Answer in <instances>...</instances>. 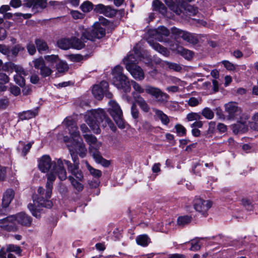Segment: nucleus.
<instances>
[{
  "instance_id": "1",
  "label": "nucleus",
  "mask_w": 258,
  "mask_h": 258,
  "mask_svg": "<svg viewBox=\"0 0 258 258\" xmlns=\"http://www.w3.org/2000/svg\"><path fill=\"white\" fill-rule=\"evenodd\" d=\"M56 175H57L60 180H64L67 177L66 170L63 167L62 161L60 159L57 160L52 171L47 174L46 189L41 186L39 187L37 190L38 198L37 200H33V204H29L28 205V208L33 216L36 218L40 217V207L50 208L52 206V203L49 199L51 196L53 182L56 179Z\"/></svg>"
},
{
  "instance_id": "2",
  "label": "nucleus",
  "mask_w": 258,
  "mask_h": 258,
  "mask_svg": "<svg viewBox=\"0 0 258 258\" xmlns=\"http://www.w3.org/2000/svg\"><path fill=\"white\" fill-rule=\"evenodd\" d=\"M85 118L88 125L95 134L100 133L99 125L104 127L108 126L113 131L116 130L113 123L102 109L92 110L87 112Z\"/></svg>"
},
{
  "instance_id": "3",
  "label": "nucleus",
  "mask_w": 258,
  "mask_h": 258,
  "mask_svg": "<svg viewBox=\"0 0 258 258\" xmlns=\"http://www.w3.org/2000/svg\"><path fill=\"white\" fill-rule=\"evenodd\" d=\"M65 123L68 128L71 139L74 141L72 147L74 148V151L79 154L81 157L84 158L86 155L87 149L84 144L80 141L81 139L80 133L76 123L72 120H67L65 121Z\"/></svg>"
},
{
  "instance_id": "4",
  "label": "nucleus",
  "mask_w": 258,
  "mask_h": 258,
  "mask_svg": "<svg viewBox=\"0 0 258 258\" xmlns=\"http://www.w3.org/2000/svg\"><path fill=\"white\" fill-rule=\"evenodd\" d=\"M134 89L139 94L146 92V93L154 97L158 101L163 102L169 98V96L163 92L159 88L151 86L146 85L144 89L139 84L135 81H131Z\"/></svg>"
},
{
  "instance_id": "5",
  "label": "nucleus",
  "mask_w": 258,
  "mask_h": 258,
  "mask_svg": "<svg viewBox=\"0 0 258 258\" xmlns=\"http://www.w3.org/2000/svg\"><path fill=\"white\" fill-rule=\"evenodd\" d=\"M101 23H94L91 28L83 29L81 34L82 40L95 41L96 39H100L104 37L106 34L105 29L102 26Z\"/></svg>"
},
{
  "instance_id": "6",
  "label": "nucleus",
  "mask_w": 258,
  "mask_h": 258,
  "mask_svg": "<svg viewBox=\"0 0 258 258\" xmlns=\"http://www.w3.org/2000/svg\"><path fill=\"white\" fill-rule=\"evenodd\" d=\"M68 146L69 147L72 159L74 162V164H72L70 161L66 160L62 161V163L63 164L64 162L66 164L69 172L73 174L79 180L82 181L84 178V176L81 170L79 169V161L78 158L75 154V152L74 150L71 149L69 145ZM63 166L64 167L63 165Z\"/></svg>"
},
{
  "instance_id": "7",
  "label": "nucleus",
  "mask_w": 258,
  "mask_h": 258,
  "mask_svg": "<svg viewBox=\"0 0 258 258\" xmlns=\"http://www.w3.org/2000/svg\"><path fill=\"white\" fill-rule=\"evenodd\" d=\"M109 104L110 105L109 112L118 127L121 129L125 128L127 123L123 118V113L120 106L114 100H110Z\"/></svg>"
},
{
  "instance_id": "8",
  "label": "nucleus",
  "mask_w": 258,
  "mask_h": 258,
  "mask_svg": "<svg viewBox=\"0 0 258 258\" xmlns=\"http://www.w3.org/2000/svg\"><path fill=\"white\" fill-rule=\"evenodd\" d=\"M59 159L62 161L61 159L59 158ZM57 160L58 159H56L55 161L52 162L49 156L47 155H43L38 160V168L43 173L47 172L51 169L49 172L51 173Z\"/></svg>"
},
{
  "instance_id": "9",
  "label": "nucleus",
  "mask_w": 258,
  "mask_h": 258,
  "mask_svg": "<svg viewBox=\"0 0 258 258\" xmlns=\"http://www.w3.org/2000/svg\"><path fill=\"white\" fill-rule=\"evenodd\" d=\"M0 228L8 231H16L18 228L16 225V216L11 215L1 219Z\"/></svg>"
},
{
  "instance_id": "10",
  "label": "nucleus",
  "mask_w": 258,
  "mask_h": 258,
  "mask_svg": "<svg viewBox=\"0 0 258 258\" xmlns=\"http://www.w3.org/2000/svg\"><path fill=\"white\" fill-rule=\"evenodd\" d=\"M170 34L169 31L164 26H160L157 29L150 30L149 34L160 42H168V39L166 37Z\"/></svg>"
},
{
  "instance_id": "11",
  "label": "nucleus",
  "mask_w": 258,
  "mask_h": 258,
  "mask_svg": "<svg viewBox=\"0 0 258 258\" xmlns=\"http://www.w3.org/2000/svg\"><path fill=\"white\" fill-rule=\"evenodd\" d=\"M141 52L137 46H135L133 51L123 59V63L127 70V66L128 64L131 68L137 65L139 59H141Z\"/></svg>"
},
{
  "instance_id": "12",
  "label": "nucleus",
  "mask_w": 258,
  "mask_h": 258,
  "mask_svg": "<svg viewBox=\"0 0 258 258\" xmlns=\"http://www.w3.org/2000/svg\"><path fill=\"white\" fill-rule=\"evenodd\" d=\"M171 32L177 37H181L184 40L189 43L197 44L198 42V39L196 36L181 29L176 28H172L171 29Z\"/></svg>"
},
{
  "instance_id": "13",
  "label": "nucleus",
  "mask_w": 258,
  "mask_h": 258,
  "mask_svg": "<svg viewBox=\"0 0 258 258\" xmlns=\"http://www.w3.org/2000/svg\"><path fill=\"white\" fill-rule=\"evenodd\" d=\"M113 84L117 89L122 90L125 93L131 91L130 82L125 75H121L119 78L113 79Z\"/></svg>"
},
{
  "instance_id": "14",
  "label": "nucleus",
  "mask_w": 258,
  "mask_h": 258,
  "mask_svg": "<svg viewBox=\"0 0 258 258\" xmlns=\"http://www.w3.org/2000/svg\"><path fill=\"white\" fill-rule=\"evenodd\" d=\"M225 112L228 119H233L241 113V109L235 102H230L224 105Z\"/></svg>"
},
{
  "instance_id": "15",
  "label": "nucleus",
  "mask_w": 258,
  "mask_h": 258,
  "mask_svg": "<svg viewBox=\"0 0 258 258\" xmlns=\"http://www.w3.org/2000/svg\"><path fill=\"white\" fill-rule=\"evenodd\" d=\"M47 3L46 0H24L23 6L32 8V10L35 12L42 11L47 6Z\"/></svg>"
},
{
  "instance_id": "16",
  "label": "nucleus",
  "mask_w": 258,
  "mask_h": 258,
  "mask_svg": "<svg viewBox=\"0 0 258 258\" xmlns=\"http://www.w3.org/2000/svg\"><path fill=\"white\" fill-rule=\"evenodd\" d=\"M212 205L209 200H204L200 198H196L194 201V209L198 212L203 214L209 210Z\"/></svg>"
},
{
  "instance_id": "17",
  "label": "nucleus",
  "mask_w": 258,
  "mask_h": 258,
  "mask_svg": "<svg viewBox=\"0 0 258 258\" xmlns=\"http://www.w3.org/2000/svg\"><path fill=\"white\" fill-rule=\"evenodd\" d=\"M33 63L34 67L40 70V74L42 77H48L52 73V71L46 66L45 61L42 57L35 59Z\"/></svg>"
},
{
  "instance_id": "18",
  "label": "nucleus",
  "mask_w": 258,
  "mask_h": 258,
  "mask_svg": "<svg viewBox=\"0 0 258 258\" xmlns=\"http://www.w3.org/2000/svg\"><path fill=\"white\" fill-rule=\"evenodd\" d=\"M94 10L96 13L103 14L105 16L109 18L115 16L117 14V10L115 9H113L109 6H105L101 4L96 5Z\"/></svg>"
},
{
  "instance_id": "19",
  "label": "nucleus",
  "mask_w": 258,
  "mask_h": 258,
  "mask_svg": "<svg viewBox=\"0 0 258 258\" xmlns=\"http://www.w3.org/2000/svg\"><path fill=\"white\" fill-rule=\"evenodd\" d=\"M84 137L87 143L89 145V151L93 155V152L96 151H98L101 146V143L98 142L97 138L92 135L86 134L84 135Z\"/></svg>"
},
{
  "instance_id": "20",
  "label": "nucleus",
  "mask_w": 258,
  "mask_h": 258,
  "mask_svg": "<svg viewBox=\"0 0 258 258\" xmlns=\"http://www.w3.org/2000/svg\"><path fill=\"white\" fill-rule=\"evenodd\" d=\"M127 70L130 73L132 77L136 80L142 81L145 78V74L143 69L139 66L136 65L133 67L127 66Z\"/></svg>"
},
{
  "instance_id": "21",
  "label": "nucleus",
  "mask_w": 258,
  "mask_h": 258,
  "mask_svg": "<svg viewBox=\"0 0 258 258\" xmlns=\"http://www.w3.org/2000/svg\"><path fill=\"white\" fill-rule=\"evenodd\" d=\"M135 102L139 105L141 109L145 112H148L150 110V106L146 101L140 95L136 94L135 92H133Z\"/></svg>"
},
{
  "instance_id": "22",
  "label": "nucleus",
  "mask_w": 258,
  "mask_h": 258,
  "mask_svg": "<svg viewBox=\"0 0 258 258\" xmlns=\"http://www.w3.org/2000/svg\"><path fill=\"white\" fill-rule=\"evenodd\" d=\"M16 222L21 225L29 227L32 223V218L30 216L24 213H20L16 216Z\"/></svg>"
},
{
  "instance_id": "23",
  "label": "nucleus",
  "mask_w": 258,
  "mask_h": 258,
  "mask_svg": "<svg viewBox=\"0 0 258 258\" xmlns=\"http://www.w3.org/2000/svg\"><path fill=\"white\" fill-rule=\"evenodd\" d=\"M35 43L38 51L40 53L49 52V48L45 41L42 39H35Z\"/></svg>"
},
{
  "instance_id": "24",
  "label": "nucleus",
  "mask_w": 258,
  "mask_h": 258,
  "mask_svg": "<svg viewBox=\"0 0 258 258\" xmlns=\"http://www.w3.org/2000/svg\"><path fill=\"white\" fill-rule=\"evenodd\" d=\"M14 197V191L12 189H7L4 193L2 205L4 207L7 208L9 206L12 200Z\"/></svg>"
},
{
  "instance_id": "25",
  "label": "nucleus",
  "mask_w": 258,
  "mask_h": 258,
  "mask_svg": "<svg viewBox=\"0 0 258 258\" xmlns=\"http://www.w3.org/2000/svg\"><path fill=\"white\" fill-rule=\"evenodd\" d=\"M18 71H16L18 74L14 76V81L16 84L19 85L20 86H23L25 85V81L24 78L21 76V75H25V71L24 69L21 67H18Z\"/></svg>"
},
{
  "instance_id": "26",
  "label": "nucleus",
  "mask_w": 258,
  "mask_h": 258,
  "mask_svg": "<svg viewBox=\"0 0 258 258\" xmlns=\"http://www.w3.org/2000/svg\"><path fill=\"white\" fill-rule=\"evenodd\" d=\"M232 130L235 134L242 133L247 131V126L245 122L238 121L232 125Z\"/></svg>"
},
{
  "instance_id": "27",
  "label": "nucleus",
  "mask_w": 258,
  "mask_h": 258,
  "mask_svg": "<svg viewBox=\"0 0 258 258\" xmlns=\"http://www.w3.org/2000/svg\"><path fill=\"white\" fill-rule=\"evenodd\" d=\"M153 10L158 11L163 15L166 13V8L164 5L159 0H154L152 3Z\"/></svg>"
},
{
  "instance_id": "28",
  "label": "nucleus",
  "mask_w": 258,
  "mask_h": 258,
  "mask_svg": "<svg viewBox=\"0 0 258 258\" xmlns=\"http://www.w3.org/2000/svg\"><path fill=\"white\" fill-rule=\"evenodd\" d=\"M147 42L154 49L159 52V53H162L164 55H165L167 53L166 48L164 47L160 44L154 42L153 41L149 39H148Z\"/></svg>"
},
{
  "instance_id": "29",
  "label": "nucleus",
  "mask_w": 258,
  "mask_h": 258,
  "mask_svg": "<svg viewBox=\"0 0 258 258\" xmlns=\"http://www.w3.org/2000/svg\"><path fill=\"white\" fill-rule=\"evenodd\" d=\"M156 115L161 120V122L164 125H167L169 122L170 119L168 116L163 113V112L160 110L157 109H154L153 110Z\"/></svg>"
},
{
  "instance_id": "30",
  "label": "nucleus",
  "mask_w": 258,
  "mask_h": 258,
  "mask_svg": "<svg viewBox=\"0 0 258 258\" xmlns=\"http://www.w3.org/2000/svg\"><path fill=\"white\" fill-rule=\"evenodd\" d=\"M92 156L96 162L102 164L103 166L107 167L110 164L109 162L104 159L98 151H96L95 152H93Z\"/></svg>"
},
{
  "instance_id": "31",
  "label": "nucleus",
  "mask_w": 258,
  "mask_h": 258,
  "mask_svg": "<svg viewBox=\"0 0 258 258\" xmlns=\"http://www.w3.org/2000/svg\"><path fill=\"white\" fill-rule=\"evenodd\" d=\"M13 70L18 71V68L16 64L12 62H7L4 64L3 61L0 59V71H10Z\"/></svg>"
},
{
  "instance_id": "32",
  "label": "nucleus",
  "mask_w": 258,
  "mask_h": 258,
  "mask_svg": "<svg viewBox=\"0 0 258 258\" xmlns=\"http://www.w3.org/2000/svg\"><path fill=\"white\" fill-rule=\"evenodd\" d=\"M37 113V109H35L33 110H27L22 112L20 115V118L22 120L30 119L36 116Z\"/></svg>"
},
{
  "instance_id": "33",
  "label": "nucleus",
  "mask_w": 258,
  "mask_h": 258,
  "mask_svg": "<svg viewBox=\"0 0 258 258\" xmlns=\"http://www.w3.org/2000/svg\"><path fill=\"white\" fill-rule=\"evenodd\" d=\"M57 43L60 48L67 50L71 47V39L61 38L57 41Z\"/></svg>"
},
{
  "instance_id": "34",
  "label": "nucleus",
  "mask_w": 258,
  "mask_h": 258,
  "mask_svg": "<svg viewBox=\"0 0 258 258\" xmlns=\"http://www.w3.org/2000/svg\"><path fill=\"white\" fill-rule=\"evenodd\" d=\"M85 39L83 40V42L81 39L78 38H72L71 39V47H73L77 49H81L82 48L85 47Z\"/></svg>"
},
{
  "instance_id": "35",
  "label": "nucleus",
  "mask_w": 258,
  "mask_h": 258,
  "mask_svg": "<svg viewBox=\"0 0 258 258\" xmlns=\"http://www.w3.org/2000/svg\"><path fill=\"white\" fill-rule=\"evenodd\" d=\"M92 94L95 98L98 100L102 99L103 95V91L98 85H95L92 88Z\"/></svg>"
},
{
  "instance_id": "36",
  "label": "nucleus",
  "mask_w": 258,
  "mask_h": 258,
  "mask_svg": "<svg viewBox=\"0 0 258 258\" xmlns=\"http://www.w3.org/2000/svg\"><path fill=\"white\" fill-rule=\"evenodd\" d=\"M181 6L184 8V9L186 11V12L189 15L194 16L196 15L198 13L197 8L190 5L183 3L181 4Z\"/></svg>"
},
{
  "instance_id": "37",
  "label": "nucleus",
  "mask_w": 258,
  "mask_h": 258,
  "mask_svg": "<svg viewBox=\"0 0 258 258\" xmlns=\"http://www.w3.org/2000/svg\"><path fill=\"white\" fill-rule=\"evenodd\" d=\"M5 248L7 252H14L20 255L22 251L20 246L13 244L6 245Z\"/></svg>"
},
{
  "instance_id": "38",
  "label": "nucleus",
  "mask_w": 258,
  "mask_h": 258,
  "mask_svg": "<svg viewBox=\"0 0 258 258\" xmlns=\"http://www.w3.org/2000/svg\"><path fill=\"white\" fill-rule=\"evenodd\" d=\"M85 164L87 169L92 176L96 178H99L102 175V172L100 170L93 168L87 161H85Z\"/></svg>"
},
{
  "instance_id": "39",
  "label": "nucleus",
  "mask_w": 258,
  "mask_h": 258,
  "mask_svg": "<svg viewBox=\"0 0 258 258\" xmlns=\"http://www.w3.org/2000/svg\"><path fill=\"white\" fill-rule=\"evenodd\" d=\"M173 223L172 222H169L168 223L165 224V227L162 225V223H158L156 226H154L153 229L155 231H160L161 232L167 233L168 231L169 226Z\"/></svg>"
},
{
  "instance_id": "40",
  "label": "nucleus",
  "mask_w": 258,
  "mask_h": 258,
  "mask_svg": "<svg viewBox=\"0 0 258 258\" xmlns=\"http://www.w3.org/2000/svg\"><path fill=\"white\" fill-rule=\"evenodd\" d=\"M191 220V217L189 216H183L179 217L177 219V224L181 227L189 224Z\"/></svg>"
},
{
  "instance_id": "41",
  "label": "nucleus",
  "mask_w": 258,
  "mask_h": 258,
  "mask_svg": "<svg viewBox=\"0 0 258 258\" xmlns=\"http://www.w3.org/2000/svg\"><path fill=\"white\" fill-rule=\"evenodd\" d=\"M166 4L169 7L170 9L176 13L177 15H180L181 13V10L179 8L176 6L172 0H164Z\"/></svg>"
},
{
  "instance_id": "42",
  "label": "nucleus",
  "mask_w": 258,
  "mask_h": 258,
  "mask_svg": "<svg viewBox=\"0 0 258 258\" xmlns=\"http://www.w3.org/2000/svg\"><path fill=\"white\" fill-rule=\"evenodd\" d=\"M68 179L74 187L78 191H81L83 189L84 186L83 184L77 181L73 176H69Z\"/></svg>"
},
{
  "instance_id": "43",
  "label": "nucleus",
  "mask_w": 258,
  "mask_h": 258,
  "mask_svg": "<svg viewBox=\"0 0 258 258\" xmlns=\"http://www.w3.org/2000/svg\"><path fill=\"white\" fill-rule=\"evenodd\" d=\"M56 69L59 73H64L68 71L69 67L66 62L58 61L56 64Z\"/></svg>"
},
{
  "instance_id": "44",
  "label": "nucleus",
  "mask_w": 258,
  "mask_h": 258,
  "mask_svg": "<svg viewBox=\"0 0 258 258\" xmlns=\"http://www.w3.org/2000/svg\"><path fill=\"white\" fill-rule=\"evenodd\" d=\"M149 238L146 235H142L138 236L136 241L138 244L142 246H146L149 243Z\"/></svg>"
},
{
  "instance_id": "45",
  "label": "nucleus",
  "mask_w": 258,
  "mask_h": 258,
  "mask_svg": "<svg viewBox=\"0 0 258 258\" xmlns=\"http://www.w3.org/2000/svg\"><path fill=\"white\" fill-rule=\"evenodd\" d=\"M201 102V98H196L194 97H190L188 100L186 101V102L187 103V104L191 107H195L198 106Z\"/></svg>"
},
{
  "instance_id": "46",
  "label": "nucleus",
  "mask_w": 258,
  "mask_h": 258,
  "mask_svg": "<svg viewBox=\"0 0 258 258\" xmlns=\"http://www.w3.org/2000/svg\"><path fill=\"white\" fill-rule=\"evenodd\" d=\"M252 121L250 123V127L254 130H258V110L252 116Z\"/></svg>"
},
{
  "instance_id": "47",
  "label": "nucleus",
  "mask_w": 258,
  "mask_h": 258,
  "mask_svg": "<svg viewBox=\"0 0 258 258\" xmlns=\"http://www.w3.org/2000/svg\"><path fill=\"white\" fill-rule=\"evenodd\" d=\"M80 8L83 12L88 13L93 9V4L89 1H86L81 5Z\"/></svg>"
},
{
  "instance_id": "48",
  "label": "nucleus",
  "mask_w": 258,
  "mask_h": 258,
  "mask_svg": "<svg viewBox=\"0 0 258 258\" xmlns=\"http://www.w3.org/2000/svg\"><path fill=\"white\" fill-rule=\"evenodd\" d=\"M202 115L207 119H211L214 117V113L209 108L206 107L203 109L202 112Z\"/></svg>"
},
{
  "instance_id": "49",
  "label": "nucleus",
  "mask_w": 258,
  "mask_h": 258,
  "mask_svg": "<svg viewBox=\"0 0 258 258\" xmlns=\"http://www.w3.org/2000/svg\"><path fill=\"white\" fill-rule=\"evenodd\" d=\"M186 119L189 121L200 120L202 119V116L198 113L191 112L187 115Z\"/></svg>"
},
{
  "instance_id": "50",
  "label": "nucleus",
  "mask_w": 258,
  "mask_h": 258,
  "mask_svg": "<svg viewBox=\"0 0 258 258\" xmlns=\"http://www.w3.org/2000/svg\"><path fill=\"white\" fill-rule=\"evenodd\" d=\"M24 50V47L21 44H17L12 47L11 49V53L13 55L16 56L20 52L23 51Z\"/></svg>"
},
{
  "instance_id": "51",
  "label": "nucleus",
  "mask_w": 258,
  "mask_h": 258,
  "mask_svg": "<svg viewBox=\"0 0 258 258\" xmlns=\"http://www.w3.org/2000/svg\"><path fill=\"white\" fill-rule=\"evenodd\" d=\"M123 68L119 66H116L113 70V75L114 77L113 79L119 78L121 75H124L122 74Z\"/></svg>"
},
{
  "instance_id": "52",
  "label": "nucleus",
  "mask_w": 258,
  "mask_h": 258,
  "mask_svg": "<svg viewBox=\"0 0 258 258\" xmlns=\"http://www.w3.org/2000/svg\"><path fill=\"white\" fill-rule=\"evenodd\" d=\"M175 128L176 129V133L179 136H182L185 135L186 129L183 125L179 124H176Z\"/></svg>"
},
{
  "instance_id": "53",
  "label": "nucleus",
  "mask_w": 258,
  "mask_h": 258,
  "mask_svg": "<svg viewBox=\"0 0 258 258\" xmlns=\"http://www.w3.org/2000/svg\"><path fill=\"white\" fill-rule=\"evenodd\" d=\"M180 53L186 59H190L193 56L192 52L186 49H182Z\"/></svg>"
},
{
  "instance_id": "54",
  "label": "nucleus",
  "mask_w": 258,
  "mask_h": 258,
  "mask_svg": "<svg viewBox=\"0 0 258 258\" xmlns=\"http://www.w3.org/2000/svg\"><path fill=\"white\" fill-rule=\"evenodd\" d=\"M168 68L176 72H179L181 70V67L178 64L167 61L165 62Z\"/></svg>"
},
{
  "instance_id": "55",
  "label": "nucleus",
  "mask_w": 258,
  "mask_h": 258,
  "mask_svg": "<svg viewBox=\"0 0 258 258\" xmlns=\"http://www.w3.org/2000/svg\"><path fill=\"white\" fill-rule=\"evenodd\" d=\"M44 58L47 61L50 63H57L58 61V57L56 55H46L45 56Z\"/></svg>"
},
{
  "instance_id": "56",
  "label": "nucleus",
  "mask_w": 258,
  "mask_h": 258,
  "mask_svg": "<svg viewBox=\"0 0 258 258\" xmlns=\"http://www.w3.org/2000/svg\"><path fill=\"white\" fill-rule=\"evenodd\" d=\"M131 114L133 117L137 119L139 116V111L135 103H133L131 107Z\"/></svg>"
},
{
  "instance_id": "57",
  "label": "nucleus",
  "mask_w": 258,
  "mask_h": 258,
  "mask_svg": "<svg viewBox=\"0 0 258 258\" xmlns=\"http://www.w3.org/2000/svg\"><path fill=\"white\" fill-rule=\"evenodd\" d=\"M72 17L75 19H83L84 15L78 11H72L70 13Z\"/></svg>"
},
{
  "instance_id": "58",
  "label": "nucleus",
  "mask_w": 258,
  "mask_h": 258,
  "mask_svg": "<svg viewBox=\"0 0 258 258\" xmlns=\"http://www.w3.org/2000/svg\"><path fill=\"white\" fill-rule=\"evenodd\" d=\"M141 59L144 62H145L146 64H147L148 65H152V59L150 55H148L147 54H146L145 55L141 56Z\"/></svg>"
},
{
  "instance_id": "59",
  "label": "nucleus",
  "mask_w": 258,
  "mask_h": 258,
  "mask_svg": "<svg viewBox=\"0 0 258 258\" xmlns=\"http://www.w3.org/2000/svg\"><path fill=\"white\" fill-rule=\"evenodd\" d=\"M192 24H195L197 25L198 27L200 26H204L206 27L207 25V23L206 21L203 20H199V19H192Z\"/></svg>"
},
{
  "instance_id": "60",
  "label": "nucleus",
  "mask_w": 258,
  "mask_h": 258,
  "mask_svg": "<svg viewBox=\"0 0 258 258\" xmlns=\"http://www.w3.org/2000/svg\"><path fill=\"white\" fill-rule=\"evenodd\" d=\"M9 77L4 73H0V84L3 85L9 82Z\"/></svg>"
},
{
  "instance_id": "61",
  "label": "nucleus",
  "mask_w": 258,
  "mask_h": 258,
  "mask_svg": "<svg viewBox=\"0 0 258 258\" xmlns=\"http://www.w3.org/2000/svg\"><path fill=\"white\" fill-rule=\"evenodd\" d=\"M27 49L28 53L30 55H33L36 52V47L33 43H30L28 44L27 45Z\"/></svg>"
},
{
  "instance_id": "62",
  "label": "nucleus",
  "mask_w": 258,
  "mask_h": 258,
  "mask_svg": "<svg viewBox=\"0 0 258 258\" xmlns=\"http://www.w3.org/2000/svg\"><path fill=\"white\" fill-rule=\"evenodd\" d=\"M222 63L228 70L232 71L235 69L234 64L228 60L222 61Z\"/></svg>"
},
{
  "instance_id": "63",
  "label": "nucleus",
  "mask_w": 258,
  "mask_h": 258,
  "mask_svg": "<svg viewBox=\"0 0 258 258\" xmlns=\"http://www.w3.org/2000/svg\"><path fill=\"white\" fill-rule=\"evenodd\" d=\"M70 58L72 61L75 62H80L83 59V56L80 54L71 55Z\"/></svg>"
},
{
  "instance_id": "64",
  "label": "nucleus",
  "mask_w": 258,
  "mask_h": 258,
  "mask_svg": "<svg viewBox=\"0 0 258 258\" xmlns=\"http://www.w3.org/2000/svg\"><path fill=\"white\" fill-rule=\"evenodd\" d=\"M10 91L15 96H18L20 93V89L16 86H12L10 88Z\"/></svg>"
}]
</instances>
